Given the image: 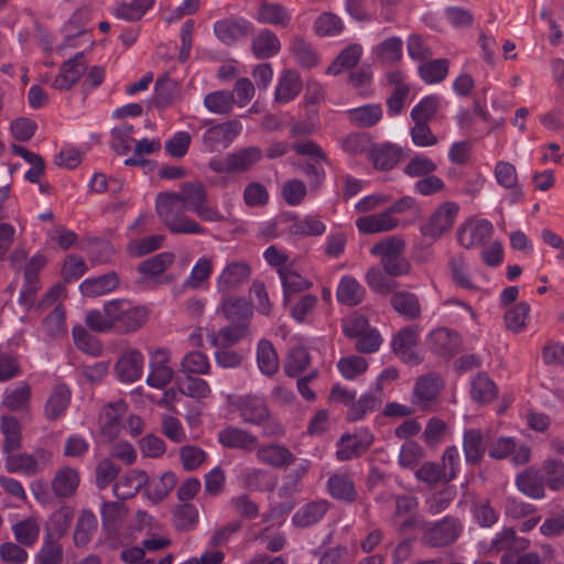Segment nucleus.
Instances as JSON below:
<instances>
[{"instance_id":"1","label":"nucleus","mask_w":564,"mask_h":564,"mask_svg":"<svg viewBox=\"0 0 564 564\" xmlns=\"http://www.w3.org/2000/svg\"><path fill=\"white\" fill-rule=\"evenodd\" d=\"M181 205L204 221L216 223L224 215L208 204L205 187L199 182L185 183L178 193H162L156 197V213L171 231L177 234H204V228L180 210Z\"/></svg>"},{"instance_id":"2","label":"nucleus","mask_w":564,"mask_h":564,"mask_svg":"<svg viewBox=\"0 0 564 564\" xmlns=\"http://www.w3.org/2000/svg\"><path fill=\"white\" fill-rule=\"evenodd\" d=\"M52 463V454L44 448H37L32 453H13L6 457V467L10 473H19L33 476L42 473Z\"/></svg>"},{"instance_id":"3","label":"nucleus","mask_w":564,"mask_h":564,"mask_svg":"<svg viewBox=\"0 0 564 564\" xmlns=\"http://www.w3.org/2000/svg\"><path fill=\"white\" fill-rule=\"evenodd\" d=\"M459 212V206L454 202H446L440 205L421 225V234L429 238L436 240L445 232L449 231L455 224Z\"/></svg>"},{"instance_id":"4","label":"nucleus","mask_w":564,"mask_h":564,"mask_svg":"<svg viewBox=\"0 0 564 564\" xmlns=\"http://www.w3.org/2000/svg\"><path fill=\"white\" fill-rule=\"evenodd\" d=\"M171 351L166 348H155L149 351V375L147 383L154 389H163L173 377L174 370L170 366Z\"/></svg>"},{"instance_id":"5","label":"nucleus","mask_w":564,"mask_h":564,"mask_svg":"<svg viewBox=\"0 0 564 564\" xmlns=\"http://www.w3.org/2000/svg\"><path fill=\"white\" fill-rule=\"evenodd\" d=\"M494 232L492 224L485 218H469L457 230V241L465 249L481 247Z\"/></svg>"},{"instance_id":"6","label":"nucleus","mask_w":564,"mask_h":564,"mask_svg":"<svg viewBox=\"0 0 564 564\" xmlns=\"http://www.w3.org/2000/svg\"><path fill=\"white\" fill-rule=\"evenodd\" d=\"M241 129V123L238 121H227L208 127L202 137L205 150L214 152L227 148Z\"/></svg>"},{"instance_id":"7","label":"nucleus","mask_w":564,"mask_h":564,"mask_svg":"<svg viewBox=\"0 0 564 564\" xmlns=\"http://www.w3.org/2000/svg\"><path fill=\"white\" fill-rule=\"evenodd\" d=\"M489 456L496 459L510 457L516 466L529 463L531 448L525 444H517L511 437H500L489 446Z\"/></svg>"},{"instance_id":"8","label":"nucleus","mask_w":564,"mask_h":564,"mask_svg":"<svg viewBox=\"0 0 564 564\" xmlns=\"http://www.w3.org/2000/svg\"><path fill=\"white\" fill-rule=\"evenodd\" d=\"M250 273L251 269L247 262L234 261L227 263L216 278L217 292L228 294L247 281Z\"/></svg>"},{"instance_id":"9","label":"nucleus","mask_w":564,"mask_h":564,"mask_svg":"<svg viewBox=\"0 0 564 564\" xmlns=\"http://www.w3.org/2000/svg\"><path fill=\"white\" fill-rule=\"evenodd\" d=\"M460 529L457 520L445 518L426 529L423 541L431 546H444L453 543L458 538Z\"/></svg>"},{"instance_id":"10","label":"nucleus","mask_w":564,"mask_h":564,"mask_svg":"<svg viewBox=\"0 0 564 564\" xmlns=\"http://www.w3.org/2000/svg\"><path fill=\"white\" fill-rule=\"evenodd\" d=\"M253 30V25L245 18H227L214 24L216 37L225 44H232Z\"/></svg>"},{"instance_id":"11","label":"nucleus","mask_w":564,"mask_h":564,"mask_svg":"<svg viewBox=\"0 0 564 564\" xmlns=\"http://www.w3.org/2000/svg\"><path fill=\"white\" fill-rule=\"evenodd\" d=\"M87 69L83 54H77L75 57L69 58L59 68V73L52 82L51 86L59 90H68L75 86L83 77Z\"/></svg>"},{"instance_id":"12","label":"nucleus","mask_w":564,"mask_h":564,"mask_svg":"<svg viewBox=\"0 0 564 564\" xmlns=\"http://www.w3.org/2000/svg\"><path fill=\"white\" fill-rule=\"evenodd\" d=\"M372 443L373 435L367 430L345 435L337 443L336 455L338 459L347 460L364 453Z\"/></svg>"},{"instance_id":"13","label":"nucleus","mask_w":564,"mask_h":564,"mask_svg":"<svg viewBox=\"0 0 564 564\" xmlns=\"http://www.w3.org/2000/svg\"><path fill=\"white\" fill-rule=\"evenodd\" d=\"M217 312H221L231 323H250L253 311L250 303L243 297L221 294Z\"/></svg>"},{"instance_id":"14","label":"nucleus","mask_w":564,"mask_h":564,"mask_svg":"<svg viewBox=\"0 0 564 564\" xmlns=\"http://www.w3.org/2000/svg\"><path fill=\"white\" fill-rule=\"evenodd\" d=\"M292 11L276 2H262L254 19L262 24H270L278 28L289 29L292 25Z\"/></svg>"},{"instance_id":"15","label":"nucleus","mask_w":564,"mask_h":564,"mask_svg":"<svg viewBox=\"0 0 564 564\" xmlns=\"http://www.w3.org/2000/svg\"><path fill=\"white\" fill-rule=\"evenodd\" d=\"M127 405L123 401H117L106 405L100 412L98 424L100 434L105 440H112L120 431V420L126 413Z\"/></svg>"},{"instance_id":"16","label":"nucleus","mask_w":564,"mask_h":564,"mask_svg":"<svg viewBox=\"0 0 564 564\" xmlns=\"http://www.w3.org/2000/svg\"><path fill=\"white\" fill-rule=\"evenodd\" d=\"M143 355L135 349L126 351L116 364V373L122 382H134L142 377Z\"/></svg>"},{"instance_id":"17","label":"nucleus","mask_w":564,"mask_h":564,"mask_svg":"<svg viewBox=\"0 0 564 564\" xmlns=\"http://www.w3.org/2000/svg\"><path fill=\"white\" fill-rule=\"evenodd\" d=\"M420 337V330L415 326L401 329L392 339L394 352L406 362H416L419 357L415 347Z\"/></svg>"},{"instance_id":"18","label":"nucleus","mask_w":564,"mask_h":564,"mask_svg":"<svg viewBox=\"0 0 564 564\" xmlns=\"http://www.w3.org/2000/svg\"><path fill=\"white\" fill-rule=\"evenodd\" d=\"M147 482L145 471L131 469L117 479L113 485V494L119 499H129L134 497Z\"/></svg>"},{"instance_id":"19","label":"nucleus","mask_w":564,"mask_h":564,"mask_svg":"<svg viewBox=\"0 0 564 564\" xmlns=\"http://www.w3.org/2000/svg\"><path fill=\"white\" fill-rule=\"evenodd\" d=\"M79 484V471L76 468L64 466L56 470L52 479V490L58 498H68L75 495Z\"/></svg>"},{"instance_id":"20","label":"nucleus","mask_w":564,"mask_h":564,"mask_svg":"<svg viewBox=\"0 0 564 564\" xmlns=\"http://www.w3.org/2000/svg\"><path fill=\"white\" fill-rule=\"evenodd\" d=\"M237 408L243 422L260 425L269 417V410L260 397L247 395L240 398Z\"/></svg>"},{"instance_id":"21","label":"nucleus","mask_w":564,"mask_h":564,"mask_svg":"<svg viewBox=\"0 0 564 564\" xmlns=\"http://www.w3.org/2000/svg\"><path fill=\"white\" fill-rule=\"evenodd\" d=\"M399 226L395 216H391L386 209L378 214L359 217L356 227L361 234H379L390 231Z\"/></svg>"},{"instance_id":"22","label":"nucleus","mask_w":564,"mask_h":564,"mask_svg":"<svg viewBox=\"0 0 564 564\" xmlns=\"http://www.w3.org/2000/svg\"><path fill=\"white\" fill-rule=\"evenodd\" d=\"M302 89V80L295 70L285 69L281 72L274 91V101L288 104L293 100Z\"/></svg>"},{"instance_id":"23","label":"nucleus","mask_w":564,"mask_h":564,"mask_svg":"<svg viewBox=\"0 0 564 564\" xmlns=\"http://www.w3.org/2000/svg\"><path fill=\"white\" fill-rule=\"evenodd\" d=\"M176 485V476L172 471H165L158 477H148L144 485V496L153 505L163 501Z\"/></svg>"},{"instance_id":"24","label":"nucleus","mask_w":564,"mask_h":564,"mask_svg":"<svg viewBox=\"0 0 564 564\" xmlns=\"http://www.w3.org/2000/svg\"><path fill=\"white\" fill-rule=\"evenodd\" d=\"M217 438L224 447L242 451H252L257 444L256 435L236 426L219 431Z\"/></svg>"},{"instance_id":"25","label":"nucleus","mask_w":564,"mask_h":564,"mask_svg":"<svg viewBox=\"0 0 564 564\" xmlns=\"http://www.w3.org/2000/svg\"><path fill=\"white\" fill-rule=\"evenodd\" d=\"M249 335V324L232 323L218 332L208 333V340L215 348H228Z\"/></svg>"},{"instance_id":"26","label":"nucleus","mask_w":564,"mask_h":564,"mask_svg":"<svg viewBox=\"0 0 564 564\" xmlns=\"http://www.w3.org/2000/svg\"><path fill=\"white\" fill-rule=\"evenodd\" d=\"M119 284V278L115 272L85 279L79 284V291L84 296H100L112 292Z\"/></svg>"},{"instance_id":"27","label":"nucleus","mask_w":564,"mask_h":564,"mask_svg":"<svg viewBox=\"0 0 564 564\" xmlns=\"http://www.w3.org/2000/svg\"><path fill=\"white\" fill-rule=\"evenodd\" d=\"M214 271V258L200 257L194 263L184 285L188 289H204L208 285L209 279Z\"/></svg>"},{"instance_id":"28","label":"nucleus","mask_w":564,"mask_h":564,"mask_svg":"<svg viewBox=\"0 0 564 564\" xmlns=\"http://www.w3.org/2000/svg\"><path fill=\"white\" fill-rule=\"evenodd\" d=\"M251 50L257 58H270L280 52L281 42L271 30H262L253 37Z\"/></svg>"},{"instance_id":"29","label":"nucleus","mask_w":564,"mask_h":564,"mask_svg":"<svg viewBox=\"0 0 564 564\" xmlns=\"http://www.w3.org/2000/svg\"><path fill=\"white\" fill-rule=\"evenodd\" d=\"M336 296L339 303L354 306L362 301L365 289L355 278L344 275L339 280Z\"/></svg>"},{"instance_id":"30","label":"nucleus","mask_w":564,"mask_h":564,"mask_svg":"<svg viewBox=\"0 0 564 564\" xmlns=\"http://www.w3.org/2000/svg\"><path fill=\"white\" fill-rule=\"evenodd\" d=\"M257 457L262 464L274 468L284 467L293 459L292 453L286 447L279 444H269L259 447Z\"/></svg>"},{"instance_id":"31","label":"nucleus","mask_w":564,"mask_h":564,"mask_svg":"<svg viewBox=\"0 0 564 564\" xmlns=\"http://www.w3.org/2000/svg\"><path fill=\"white\" fill-rule=\"evenodd\" d=\"M70 402V390L65 384H56L45 404V416L56 420L64 414Z\"/></svg>"},{"instance_id":"32","label":"nucleus","mask_w":564,"mask_h":564,"mask_svg":"<svg viewBox=\"0 0 564 564\" xmlns=\"http://www.w3.org/2000/svg\"><path fill=\"white\" fill-rule=\"evenodd\" d=\"M448 269L453 282L466 290H476L477 285L471 279L467 261L462 253L453 254L448 260Z\"/></svg>"},{"instance_id":"33","label":"nucleus","mask_w":564,"mask_h":564,"mask_svg":"<svg viewBox=\"0 0 564 564\" xmlns=\"http://www.w3.org/2000/svg\"><path fill=\"white\" fill-rule=\"evenodd\" d=\"M362 46L354 43L345 47L333 63L327 67L326 74L338 75L344 70L352 68L362 55Z\"/></svg>"},{"instance_id":"34","label":"nucleus","mask_w":564,"mask_h":564,"mask_svg":"<svg viewBox=\"0 0 564 564\" xmlns=\"http://www.w3.org/2000/svg\"><path fill=\"white\" fill-rule=\"evenodd\" d=\"M347 119L357 127H371L382 118V109L378 104H368L361 107L348 109Z\"/></svg>"},{"instance_id":"35","label":"nucleus","mask_w":564,"mask_h":564,"mask_svg":"<svg viewBox=\"0 0 564 564\" xmlns=\"http://www.w3.org/2000/svg\"><path fill=\"white\" fill-rule=\"evenodd\" d=\"M430 347L440 355L452 354L459 346V337L447 328H438L429 335Z\"/></svg>"},{"instance_id":"36","label":"nucleus","mask_w":564,"mask_h":564,"mask_svg":"<svg viewBox=\"0 0 564 564\" xmlns=\"http://www.w3.org/2000/svg\"><path fill=\"white\" fill-rule=\"evenodd\" d=\"M174 256L170 252H161L141 262L138 267L139 273L144 281L151 280L163 273L173 262Z\"/></svg>"},{"instance_id":"37","label":"nucleus","mask_w":564,"mask_h":564,"mask_svg":"<svg viewBox=\"0 0 564 564\" xmlns=\"http://www.w3.org/2000/svg\"><path fill=\"white\" fill-rule=\"evenodd\" d=\"M279 276L282 283L285 301L291 294L302 292L312 286V283L297 272L295 263L286 270H282Z\"/></svg>"},{"instance_id":"38","label":"nucleus","mask_w":564,"mask_h":564,"mask_svg":"<svg viewBox=\"0 0 564 564\" xmlns=\"http://www.w3.org/2000/svg\"><path fill=\"white\" fill-rule=\"evenodd\" d=\"M155 0H131L121 2L113 10L115 17L127 21L140 20L154 4Z\"/></svg>"},{"instance_id":"39","label":"nucleus","mask_w":564,"mask_h":564,"mask_svg":"<svg viewBox=\"0 0 564 564\" xmlns=\"http://www.w3.org/2000/svg\"><path fill=\"white\" fill-rule=\"evenodd\" d=\"M257 364L260 371L265 376H272L279 369L278 355L272 344L267 339H261L258 344Z\"/></svg>"},{"instance_id":"40","label":"nucleus","mask_w":564,"mask_h":564,"mask_svg":"<svg viewBox=\"0 0 564 564\" xmlns=\"http://www.w3.org/2000/svg\"><path fill=\"white\" fill-rule=\"evenodd\" d=\"M373 55L377 59L384 64H393L402 58L403 43L400 37L392 36L373 48Z\"/></svg>"},{"instance_id":"41","label":"nucleus","mask_w":564,"mask_h":564,"mask_svg":"<svg viewBox=\"0 0 564 564\" xmlns=\"http://www.w3.org/2000/svg\"><path fill=\"white\" fill-rule=\"evenodd\" d=\"M327 511L326 501H315L307 503L293 516V523L297 527H308L318 522Z\"/></svg>"},{"instance_id":"42","label":"nucleus","mask_w":564,"mask_h":564,"mask_svg":"<svg viewBox=\"0 0 564 564\" xmlns=\"http://www.w3.org/2000/svg\"><path fill=\"white\" fill-rule=\"evenodd\" d=\"M15 540L25 546H32L39 539L40 520L36 517H30L12 525Z\"/></svg>"},{"instance_id":"43","label":"nucleus","mask_w":564,"mask_h":564,"mask_svg":"<svg viewBox=\"0 0 564 564\" xmlns=\"http://www.w3.org/2000/svg\"><path fill=\"white\" fill-rule=\"evenodd\" d=\"M388 275L383 268L370 267L366 271L365 280L373 292L380 295H387L397 288V283Z\"/></svg>"},{"instance_id":"44","label":"nucleus","mask_w":564,"mask_h":564,"mask_svg":"<svg viewBox=\"0 0 564 564\" xmlns=\"http://www.w3.org/2000/svg\"><path fill=\"white\" fill-rule=\"evenodd\" d=\"M235 104L234 94L227 90H216L209 93L204 98L205 108L216 115L229 113Z\"/></svg>"},{"instance_id":"45","label":"nucleus","mask_w":564,"mask_h":564,"mask_svg":"<svg viewBox=\"0 0 564 564\" xmlns=\"http://www.w3.org/2000/svg\"><path fill=\"white\" fill-rule=\"evenodd\" d=\"M392 307L406 318H415L421 313L417 297L409 292H395L391 297Z\"/></svg>"},{"instance_id":"46","label":"nucleus","mask_w":564,"mask_h":564,"mask_svg":"<svg viewBox=\"0 0 564 564\" xmlns=\"http://www.w3.org/2000/svg\"><path fill=\"white\" fill-rule=\"evenodd\" d=\"M326 230L324 221L314 215H306L303 218H295L290 231L297 236H322Z\"/></svg>"},{"instance_id":"47","label":"nucleus","mask_w":564,"mask_h":564,"mask_svg":"<svg viewBox=\"0 0 564 564\" xmlns=\"http://www.w3.org/2000/svg\"><path fill=\"white\" fill-rule=\"evenodd\" d=\"M1 431L4 436L3 449L7 455L13 454L21 446V426L12 416H3Z\"/></svg>"},{"instance_id":"48","label":"nucleus","mask_w":564,"mask_h":564,"mask_svg":"<svg viewBox=\"0 0 564 564\" xmlns=\"http://www.w3.org/2000/svg\"><path fill=\"white\" fill-rule=\"evenodd\" d=\"M542 477L551 489H564V462L555 458L545 459L542 466Z\"/></svg>"},{"instance_id":"49","label":"nucleus","mask_w":564,"mask_h":564,"mask_svg":"<svg viewBox=\"0 0 564 564\" xmlns=\"http://www.w3.org/2000/svg\"><path fill=\"white\" fill-rule=\"evenodd\" d=\"M337 369L346 380H356L368 369V361L360 356H345L337 361Z\"/></svg>"},{"instance_id":"50","label":"nucleus","mask_w":564,"mask_h":564,"mask_svg":"<svg viewBox=\"0 0 564 564\" xmlns=\"http://www.w3.org/2000/svg\"><path fill=\"white\" fill-rule=\"evenodd\" d=\"M97 518L96 516L87 510H84L78 519L75 532H74V541L78 546L86 545L93 535V533L97 530Z\"/></svg>"},{"instance_id":"51","label":"nucleus","mask_w":564,"mask_h":564,"mask_svg":"<svg viewBox=\"0 0 564 564\" xmlns=\"http://www.w3.org/2000/svg\"><path fill=\"white\" fill-rule=\"evenodd\" d=\"M530 314V305L520 302L505 313V323L508 329L521 333L525 329Z\"/></svg>"},{"instance_id":"52","label":"nucleus","mask_w":564,"mask_h":564,"mask_svg":"<svg viewBox=\"0 0 564 564\" xmlns=\"http://www.w3.org/2000/svg\"><path fill=\"white\" fill-rule=\"evenodd\" d=\"M448 61L438 58L422 64L419 67L422 79L427 84H436L445 79L448 74Z\"/></svg>"},{"instance_id":"53","label":"nucleus","mask_w":564,"mask_h":564,"mask_svg":"<svg viewBox=\"0 0 564 564\" xmlns=\"http://www.w3.org/2000/svg\"><path fill=\"white\" fill-rule=\"evenodd\" d=\"M541 18L549 24V41L552 45L564 43V9L549 13L545 9L541 11Z\"/></svg>"},{"instance_id":"54","label":"nucleus","mask_w":564,"mask_h":564,"mask_svg":"<svg viewBox=\"0 0 564 564\" xmlns=\"http://www.w3.org/2000/svg\"><path fill=\"white\" fill-rule=\"evenodd\" d=\"M442 97L438 95H431L424 97L417 105L411 110V117L414 122L425 121L427 122L441 108Z\"/></svg>"},{"instance_id":"55","label":"nucleus","mask_w":564,"mask_h":564,"mask_svg":"<svg viewBox=\"0 0 564 564\" xmlns=\"http://www.w3.org/2000/svg\"><path fill=\"white\" fill-rule=\"evenodd\" d=\"M518 489L533 499H541L544 497V487L538 479L536 474L531 470H524L518 475L516 480Z\"/></svg>"},{"instance_id":"56","label":"nucleus","mask_w":564,"mask_h":564,"mask_svg":"<svg viewBox=\"0 0 564 564\" xmlns=\"http://www.w3.org/2000/svg\"><path fill=\"white\" fill-rule=\"evenodd\" d=\"M73 339L78 349L91 355L98 356L102 351L100 341L93 335H90L82 325L73 327Z\"/></svg>"},{"instance_id":"57","label":"nucleus","mask_w":564,"mask_h":564,"mask_svg":"<svg viewBox=\"0 0 564 564\" xmlns=\"http://www.w3.org/2000/svg\"><path fill=\"white\" fill-rule=\"evenodd\" d=\"M496 394V384L487 376L479 375L471 382L470 395L475 401L487 403L492 401Z\"/></svg>"},{"instance_id":"58","label":"nucleus","mask_w":564,"mask_h":564,"mask_svg":"<svg viewBox=\"0 0 564 564\" xmlns=\"http://www.w3.org/2000/svg\"><path fill=\"white\" fill-rule=\"evenodd\" d=\"M344 23L337 15L325 12L314 22V31L319 36H336L343 32Z\"/></svg>"},{"instance_id":"59","label":"nucleus","mask_w":564,"mask_h":564,"mask_svg":"<svg viewBox=\"0 0 564 564\" xmlns=\"http://www.w3.org/2000/svg\"><path fill=\"white\" fill-rule=\"evenodd\" d=\"M43 329L50 338H58L67 334L65 311L63 307L56 306L53 310V312L44 319Z\"/></svg>"},{"instance_id":"60","label":"nucleus","mask_w":564,"mask_h":564,"mask_svg":"<svg viewBox=\"0 0 564 564\" xmlns=\"http://www.w3.org/2000/svg\"><path fill=\"white\" fill-rule=\"evenodd\" d=\"M181 368L184 373L205 375L210 369V362L204 352L191 351L182 358Z\"/></svg>"},{"instance_id":"61","label":"nucleus","mask_w":564,"mask_h":564,"mask_svg":"<svg viewBox=\"0 0 564 564\" xmlns=\"http://www.w3.org/2000/svg\"><path fill=\"white\" fill-rule=\"evenodd\" d=\"M405 249V242L403 239L391 236L381 239L370 248V253L380 260L386 257L393 256L394 253H403Z\"/></svg>"},{"instance_id":"62","label":"nucleus","mask_w":564,"mask_h":564,"mask_svg":"<svg viewBox=\"0 0 564 564\" xmlns=\"http://www.w3.org/2000/svg\"><path fill=\"white\" fill-rule=\"evenodd\" d=\"M464 452L466 460L476 463L480 459L485 452V445L480 432L471 430L465 433Z\"/></svg>"},{"instance_id":"63","label":"nucleus","mask_w":564,"mask_h":564,"mask_svg":"<svg viewBox=\"0 0 564 564\" xmlns=\"http://www.w3.org/2000/svg\"><path fill=\"white\" fill-rule=\"evenodd\" d=\"M371 159L377 169L390 170L400 159V150L393 145H382L372 151Z\"/></svg>"},{"instance_id":"64","label":"nucleus","mask_w":564,"mask_h":564,"mask_svg":"<svg viewBox=\"0 0 564 564\" xmlns=\"http://www.w3.org/2000/svg\"><path fill=\"white\" fill-rule=\"evenodd\" d=\"M492 172L497 184L503 188L514 187L519 183L517 169L508 161L496 162Z\"/></svg>"}]
</instances>
